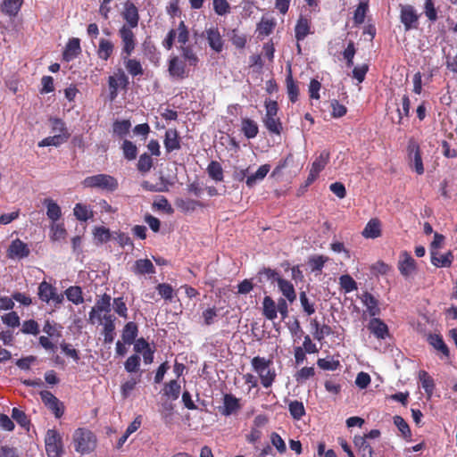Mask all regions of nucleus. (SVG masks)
<instances>
[{
  "mask_svg": "<svg viewBox=\"0 0 457 457\" xmlns=\"http://www.w3.org/2000/svg\"><path fill=\"white\" fill-rule=\"evenodd\" d=\"M64 293L67 299L72 303L79 305L84 303L83 292L80 287L71 286Z\"/></svg>",
  "mask_w": 457,
  "mask_h": 457,
  "instance_id": "obj_35",
  "label": "nucleus"
},
{
  "mask_svg": "<svg viewBox=\"0 0 457 457\" xmlns=\"http://www.w3.org/2000/svg\"><path fill=\"white\" fill-rule=\"evenodd\" d=\"M131 128V122L129 120H115L112 125L113 133L120 137H125Z\"/></svg>",
  "mask_w": 457,
  "mask_h": 457,
  "instance_id": "obj_47",
  "label": "nucleus"
},
{
  "mask_svg": "<svg viewBox=\"0 0 457 457\" xmlns=\"http://www.w3.org/2000/svg\"><path fill=\"white\" fill-rule=\"evenodd\" d=\"M394 424L397 427L402 436L407 439L411 440V431L408 423L404 420V419L399 415H395L394 417Z\"/></svg>",
  "mask_w": 457,
  "mask_h": 457,
  "instance_id": "obj_50",
  "label": "nucleus"
},
{
  "mask_svg": "<svg viewBox=\"0 0 457 457\" xmlns=\"http://www.w3.org/2000/svg\"><path fill=\"white\" fill-rule=\"evenodd\" d=\"M241 130L245 137L248 139L254 138L259 133L257 123L249 118H245L242 120Z\"/></svg>",
  "mask_w": 457,
  "mask_h": 457,
  "instance_id": "obj_29",
  "label": "nucleus"
},
{
  "mask_svg": "<svg viewBox=\"0 0 457 457\" xmlns=\"http://www.w3.org/2000/svg\"><path fill=\"white\" fill-rule=\"evenodd\" d=\"M129 84V77L122 69H118L113 75L108 77L109 100L114 101L118 95L119 89L127 90Z\"/></svg>",
  "mask_w": 457,
  "mask_h": 457,
  "instance_id": "obj_3",
  "label": "nucleus"
},
{
  "mask_svg": "<svg viewBox=\"0 0 457 457\" xmlns=\"http://www.w3.org/2000/svg\"><path fill=\"white\" fill-rule=\"evenodd\" d=\"M140 367V357L137 354L129 356L124 363L126 371L132 373L137 372Z\"/></svg>",
  "mask_w": 457,
  "mask_h": 457,
  "instance_id": "obj_63",
  "label": "nucleus"
},
{
  "mask_svg": "<svg viewBox=\"0 0 457 457\" xmlns=\"http://www.w3.org/2000/svg\"><path fill=\"white\" fill-rule=\"evenodd\" d=\"M122 18L130 28H136L138 24L139 15L136 5L131 2H126L121 12Z\"/></svg>",
  "mask_w": 457,
  "mask_h": 457,
  "instance_id": "obj_14",
  "label": "nucleus"
},
{
  "mask_svg": "<svg viewBox=\"0 0 457 457\" xmlns=\"http://www.w3.org/2000/svg\"><path fill=\"white\" fill-rule=\"evenodd\" d=\"M454 255L452 251L442 254L439 251L430 249L431 263L436 268H450L453 262Z\"/></svg>",
  "mask_w": 457,
  "mask_h": 457,
  "instance_id": "obj_11",
  "label": "nucleus"
},
{
  "mask_svg": "<svg viewBox=\"0 0 457 457\" xmlns=\"http://www.w3.org/2000/svg\"><path fill=\"white\" fill-rule=\"evenodd\" d=\"M381 221L378 218L370 219L363 228L361 235L365 238H378L381 236Z\"/></svg>",
  "mask_w": 457,
  "mask_h": 457,
  "instance_id": "obj_19",
  "label": "nucleus"
},
{
  "mask_svg": "<svg viewBox=\"0 0 457 457\" xmlns=\"http://www.w3.org/2000/svg\"><path fill=\"white\" fill-rule=\"evenodd\" d=\"M120 37L122 40V58L127 59L135 49L136 39L133 30H120Z\"/></svg>",
  "mask_w": 457,
  "mask_h": 457,
  "instance_id": "obj_16",
  "label": "nucleus"
},
{
  "mask_svg": "<svg viewBox=\"0 0 457 457\" xmlns=\"http://www.w3.org/2000/svg\"><path fill=\"white\" fill-rule=\"evenodd\" d=\"M73 213L76 219L80 221H87L93 217V212L87 209V206L80 203L76 204Z\"/></svg>",
  "mask_w": 457,
  "mask_h": 457,
  "instance_id": "obj_49",
  "label": "nucleus"
},
{
  "mask_svg": "<svg viewBox=\"0 0 457 457\" xmlns=\"http://www.w3.org/2000/svg\"><path fill=\"white\" fill-rule=\"evenodd\" d=\"M30 250L27 244L17 238L12 241L7 250V256L10 259H23L29 255Z\"/></svg>",
  "mask_w": 457,
  "mask_h": 457,
  "instance_id": "obj_10",
  "label": "nucleus"
},
{
  "mask_svg": "<svg viewBox=\"0 0 457 457\" xmlns=\"http://www.w3.org/2000/svg\"><path fill=\"white\" fill-rule=\"evenodd\" d=\"M339 285L345 293H350L357 289L356 281L348 274L342 275L339 278Z\"/></svg>",
  "mask_w": 457,
  "mask_h": 457,
  "instance_id": "obj_55",
  "label": "nucleus"
},
{
  "mask_svg": "<svg viewBox=\"0 0 457 457\" xmlns=\"http://www.w3.org/2000/svg\"><path fill=\"white\" fill-rule=\"evenodd\" d=\"M43 204L46 208V215L52 222H56L62 216L61 207L52 198H45Z\"/></svg>",
  "mask_w": 457,
  "mask_h": 457,
  "instance_id": "obj_24",
  "label": "nucleus"
},
{
  "mask_svg": "<svg viewBox=\"0 0 457 457\" xmlns=\"http://www.w3.org/2000/svg\"><path fill=\"white\" fill-rule=\"evenodd\" d=\"M81 53L80 40L77 37L71 38L63 51V59L70 62L76 58Z\"/></svg>",
  "mask_w": 457,
  "mask_h": 457,
  "instance_id": "obj_21",
  "label": "nucleus"
},
{
  "mask_svg": "<svg viewBox=\"0 0 457 457\" xmlns=\"http://www.w3.org/2000/svg\"><path fill=\"white\" fill-rule=\"evenodd\" d=\"M52 132L56 135H66L70 137V133L66 128L64 121L59 118H51L50 120Z\"/></svg>",
  "mask_w": 457,
  "mask_h": 457,
  "instance_id": "obj_53",
  "label": "nucleus"
},
{
  "mask_svg": "<svg viewBox=\"0 0 457 457\" xmlns=\"http://www.w3.org/2000/svg\"><path fill=\"white\" fill-rule=\"evenodd\" d=\"M401 20L408 29L418 20V14L412 6L405 5L401 10Z\"/></svg>",
  "mask_w": 457,
  "mask_h": 457,
  "instance_id": "obj_32",
  "label": "nucleus"
},
{
  "mask_svg": "<svg viewBox=\"0 0 457 457\" xmlns=\"http://www.w3.org/2000/svg\"><path fill=\"white\" fill-rule=\"evenodd\" d=\"M300 303L303 312L307 315H312L315 312L314 303L311 302L304 291H302L299 295Z\"/></svg>",
  "mask_w": 457,
  "mask_h": 457,
  "instance_id": "obj_62",
  "label": "nucleus"
},
{
  "mask_svg": "<svg viewBox=\"0 0 457 457\" xmlns=\"http://www.w3.org/2000/svg\"><path fill=\"white\" fill-rule=\"evenodd\" d=\"M241 409L239 399L231 394H226L223 396V408L221 414L229 416Z\"/></svg>",
  "mask_w": 457,
  "mask_h": 457,
  "instance_id": "obj_17",
  "label": "nucleus"
},
{
  "mask_svg": "<svg viewBox=\"0 0 457 457\" xmlns=\"http://www.w3.org/2000/svg\"><path fill=\"white\" fill-rule=\"evenodd\" d=\"M123 60L126 70L132 77L143 75L144 70L138 60L129 59V57Z\"/></svg>",
  "mask_w": 457,
  "mask_h": 457,
  "instance_id": "obj_39",
  "label": "nucleus"
},
{
  "mask_svg": "<svg viewBox=\"0 0 457 457\" xmlns=\"http://www.w3.org/2000/svg\"><path fill=\"white\" fill-rule=\"evenodd\" d=\"M74 449L81 455L92 453L97 444L96 436L88 428H79L72 435Z\"/></svg>",
  "mask_w": 457,
  "mask_h": 457,
  "instance_id": "obj_1",
  "label": "nucleus"
},
{
  "mask_svg": "<svg viewBox=\"0 0 457 457\" xmlns=\"http://www.w3.org/2000/svg\"><path fill=\"white\" fill-rule=\"evenodd\" d=\"M288 411L294 420H299L305 415V408L300 401L295 400L289 403Z\"/></svg>",
  "mask_w": 457,
  "mask_h": 457,
  "instance_id": "obj_43",
  "label": "nucleus"
},
{
  "mask_svg": "<svg viewBox=\"0 0 457 457\" xmlns=\"http://www.w3.org/2000/svg\"><path fill=\"white\" fill-rule=\"evenodd\" d=\"M23 0H4L1 4L2 12L8 16H15L19 12Z\"/></svg>",
  "mask_w": 457,
  "mask_h": 457,
  "instance_id": "obj_33",
  "label": "nucleus"
},
{
  "mask_svg": "<svg viewBox=\"0 0 457 457\" xmlns=\"http://www.w3.org/2000/svg\"><path fill=\"white\" fill-rule=\"evenodd\" d=\"M120 148L126 160L133 161L137 158V147L132 141L124 139Z\"/></svg>",
  "mask_w": 457,
  "mask_h": 457,
  "instance_id": "obj_40",
  "label": "nucleus"
},
{
  "mask_svg": "<svg viewBox=\"0 0 457 457\" xmlns=\"http://www.w3.org/2000/svg\"><path fill=\"white\" fill-rule=\"evenodd\" d=\"M134 272L138 275L154 274L155 268L149 259H139L135 262Z\"/></svg>",
  "mask_w": 457,
  "mask_h": 457,
  "instance_id": "obj_28",
  "label": "nucleus"
},
{
  "mask_svg": "<svg viewBox=\"0 0 457 457\" xmlns=\"http://www.w3.org/2000/svg\"><path fill=\"white\" fill-rule=\"evenodd\" d=\"M180 385L176 379L170 380L163 388L164 395L172 400H177L180 394Z\"/></svg>",
  "mask_w": 457,
  "mask_h": 457,
  "instance_id": "obj_46",
  "label": "nucleus"
},
{
  "mask_svg": "<svg viewBox=\"0 0 457 457\" xmlns=\"http://www.w3.org/2000/svg\"><path fill=\"white\" fill-rule=\"evenodd\" d=\"M330 159V153L328 150H323L315 158L312 163L309 175L305 181L306 186L312 184L319 177L320 173L325 169Z\"/></svg>",
  "mask_w": 457,
  "mask_h": 457,
  "instance_id": "obj_6",
  "label": "nucleus"
},
{
  "mask_svg": "<svg viewBox=\"0 0 457 457\" xmlns=\"http://www.w3.org/2000/svg\"><path fill=\"white\" fill-rule=\"evenodd\" d=\"M262 122L268 131L271 134L280 135L283 130V126L280 119L277 117H263Z\"/></svg>",
  "mask_w": 457,
  "mask_h": 457,
  "instance_id": "obj_31",
  "label": "nucleus"
},
{
  "mask_svg": "<svg viewBox=\"0 0 457 457\" xmlns=\"http://www.w3.org/2000/svg\"><path fill=\"white\" fill-rule=\"evenodd\" d=\"M418 378L427 395V398L430 399L436 387L434 378L426 370H420Z\"/></svg>",
  "mask_w": 457,
  "mask_h": 457,
  "instance_id": "obj_22",
  "label": "nucleus"
},
{
  "mask_svg": "<svg viewBox=\"0 0 457 457\" xmlns=\"http://www.w3.org/2000/svg\"><path fill=\"white\" fill-rule=\"evenodd\" d=\"M60 328H62L61 326H58L56 323L52 322L50 320H46L44 327L43 331L47 334L48 337H61L62 333Z\"/></svg>",
  "mask_w": 457,
  "mask_h": 457,
  "instance_id": "obj_60",
  "label": "nucleus"
},
{
  "mask_svg": "<svg viewBox=\"0 0 457 457\" xmlns=\"http://www.w3.org/2000/svg\"><path fill=\"white\" fill-rule=\"evenodd\" d=\"M12 418L22 428L29 429L30 421L23 411L18 408L12 410Z\"/></svg>",
  "mask_w": 457,
  "mask_h": 457,
  "instance_id": "obj_57",
  "label": "nucleus"
},
{
  "mask_svg": "<svg viewBox=\"0 0 457 457\" xmlns=\"http://www.w3.org/2000/svg\"><path fill=\"white\" fill-rule=\"evenodd\" d=\"M114 46L107 39H101L97 50L98 57L102 60L107 61L113 53Z\"/></svg>",
  "mask_w": 457,
  "mask_h": 457,
  "instance_id": "obj_37",
  "label": "nucleus"
},
{
  "mask_svg": "<svg viewBox=\"0 0 457 457\" xmlns=\"http://www.w3.org/2000/svg\"><path fill=\"white\" fill-rule=\"evenodd\" d=\"M314 375L315 370L313 367H303L295 373V378L298 383H303Z\"/></svg>",
  "mask_w": 457,
  "mask_h": 457,
  "instance_id": "obj_61",
  "label": "nucleus"
},
{
  "mask_svg": "<svg viewBox=\"0 0 457 457\" xmlns=\"http://www.w3.org/2000/svg\"><path fill=\"white\" fill-rule=\"evenodd\" d=\"M171 185L172 183L170 182L169 179L163 176H161L159 178V181L155 184L148 180H144L141 183V187H143V189L149 192H167L169 191V187Z\"/></svg>",
  "mask_w": 457,
  "mask_h": 457,
  "instance_id": "obj_20",
  "label": "nucleus"
},
{
  "mask_svg": "<svg viewBox=\"0 0 457 457\" xmlns=\"http://www.w3.org/2000/svg\"><path fill=\"white\" fill-rule=\"evenodd\" d=\"M40 397L44 404L54 414L56 418L59 419L63 415L64 408L62 403L50 391H41Z\"/></svg>",
  "mask_w": 457,
  "mask_h": 457,
  "instance_id": "obj_8",
  "label": "nucleus"
},
{
  "mask_svg": "<svg viewBox=\"0 0 457 457\" xmlns=\"http://www.w3.org/2000/svg\"><path fill=\"white\" fill-rule=\"evenodd\" d=\"M68 140L66 135H56L45 137L38 143L39 147L44 146H59Z\"/></svg>",
  "mask_w": 457,
  "mask_h": 457,
  "instance_id": "obj_42",
  "label": "nucleus"
},
{
  "mask_svg": "<svg viewBox=\"0 0 457 457\" xmlns=\"http://www.w3.org/2000/svg\"><path fill=\"white\" fill-rule=\"evenodd\" d=\"M139 382V379L135 378H131L130 379L124 382L120 386V393L124 399L128 398L131 392L135 389L137 384Z\"/></svg>",
  "mask_w": 457,
  "mask_h": 457,
  "instance_id": "obj_64",
  "label": "nucleus"
},
{
  "mask_svg": "<svg viewBox=\"0 0 457 457\" xmlns=\"http://www.w3.org/2000/svg\"><path fill=\"white\" fill-rule=\"evenodd\" d=\"M207 172L215 181L223 180V170L220 162L212 161L207 167Z\"/></svg>",
  "mask_w": 457,
  "mask_h": 457,
  "instance_id": "obj_48",
  "label": "nucleus"
},
{
  "mask_svg": "<svg viewBox=\"0 0 457 457\" xmlns=\"http://www.w3.org/2000/svg\"><path fill=\"white\" fill-rule=\"evenodd\" d=\"M137 334H138L137 325L133 321H129L124 326V328L122 329L121 337L125 344L132 345L135 342L136 337H137Z\"/></svg>",
  "mask_w": 457,
  "mask_h": 457,
  "instance_id": "obj_26",
  "label": "nucleus"
},
{
  "mask_svg": "<svg viewBox=\"0 0 457 457\" xmlns=\"http://www.w3.org/2000/svg\"><path fill=\"white\" fill-rule=\"evenodd\" d=\"M251 364L253 370L258 374L262 370H270V366L272 364V361L264 357L255 356L252 359Z\"/></svg>",
  "mask_w": 457,
  "mask_h": 457,
  "instance_id": "obj_44",
  "label": "nucleus"
},
{
  "mask_svg": "<svg viewBox=\"0 0 457 457\" xmlns=\"http://www.w3.org/2000/svg\"><path fill=\"white\" fill-rule=\"evenodd\" d=\"M93 234H94L95 240L98 244H104V243L108 242L112 237L110 229L104 226L96 227Z\"/></svg>",
  "mask_w": 457,
  "mask_h": 457,
  "instance_id": "obj_54",
  "label": "nucleus"
},
{
  "mask_svg": "<svg viewBox=\"0 0 457 457\" xmlns=\"http://www.w3.org/2000/svg\"><path fill=\"white\" fill-rule=\"evenodd\" d=\"M270 169L269 164H263L259 167L255 173L248 175L245 184L248 187H253L258 182L264 179Z\"/></svg>",
  "mask_w": 457,
  "mask_h": 457,
  "instance_id": "obj_25",
  "label": "nucleus"
},
{
  "mask_svg": "<svg viewBox=\"0 0 457 457\" xmlns=\"http://www.w3.org/2000/svg\"><path fill=\"white\" fill-rule=\"evenodd\" d=\"M153 166L154 160L149 154L144 153L139 156L137 163V169L140 173L145 174L149 172Z\"/></svg>",
  "mask_w": 457,
  "mask_h": 457,
  "instance_id": "obj_38",
  "label": "nucleus"
},
{
  "mask_svg": "<svg viewBox=\"0 0 457 457\" xmlns=\"http://www.w3.org/2000/svg\"><path fill=\"white\" fill-rule=\"evenodd\" d=\"M207 32L210 46L218 53L221 52L223 48V40L219 30H207Z\"/></svg>",
  "mask_w": 457,
  "mask_h": 457,
  "instance_id": "obj_41",
  "label": "nucleus"
},
{
  "mask_svg": "<svg viewBox=\"0 0 457 457\" xmlns=\"http://www.w3.org/2000/svg\"><path fill=\"white\" fill-rule=\"evenodd\" d=\"M411 101L407 95H404L402 98V109L398 108V120L397 124H401L403 117L410 115Z\"/></svg>",
  "mask_w": 457,
  "mask_h": 457,
  "instance_id": "obj_59",
  "label": "nucleus"
},
{
  "mask_svg": "<svg viewBox=\"0 0 457 457\" xmlns=\"http://www.w3.org/2000/svg\"><path fill=\"white\" fill-rule=\"evenodd\" d=\"M408 161L411 169L419 175L424 173V165L421 157L420 145L413 138H411L407 145Z\"/></svg>",
  "mask_w": 457,
  "mask_h": 457,
  "instance_id": "obj_5",
  "label": "nucleus"
},
{
  "mask_svg": "<svg viewBox=\"0 0 457 457\" xmlns=\"http://www.w3.org/2000/svg\"><path fill=\"white\" fill-rule=\"evenodd\" d=\"M361 300L366 306L367 312L370 317L375 318L380 314L381 311L378 306V301L373 295L369 292H364L361 296Z\"/></svg>",
  "mask_w": 457,
  "mask_h": 457,
  "instance_id": "obj_18",
  "label": "nucleus"
},
{
  "mask_svg": "<svg viewBox=\"0 0 457 457\" xmlns=\"http://www.w3.org/2000/svg\"><path fill=\"white\" fill-rule=\"evenodd\" d=\"M112 308L114 312L121 318H128V308L123 297H116L113 299Z\"/></svg>",
  "mask_w": 457,
  "mask_h": 457,
  "instance_id": "obj_58",
  "label": "nucleus"
},
{
  "mask_svg": "<svg viewBox=\"0 0 457 457\" xmlns=\"http://www.w3.org/2000/svg\"><path fill=\"white\" fill-rule=\"evenodd\" d=\"M328 261V256L324 255H313L309 258V266L312 271L320 272L325 265V263Z\"/></svg>",
  "mask_w": 457,
  "mask_h": 457,
  "instance_id": "obj_51",
  "label": "nucleus"
},
{
  "mask_svg": "<svg viewBox=\"0 0 457 457\" xmlns=\"http://www.w3.org/2000/svg\"><path fill=\"white\" fill-rule=\"evenodd\" d=\"M176 205L185 212H194L197 207L203 208L205 206L202 202L193 199H178Z\"/></svg>",
  "mask_w": 457,
  "mask_h": 457,
  "instance_id": "obj_36",
  "label": "nucleus"
},
{
  "mask_svg": "<svg viewBox=\"0 0 457 457\" xmlns=\"http://www.w3.org/2000/svg\"><path fill=\"white\" fill-rule=\"evenodd\" d=\"M429 345L435 349L441 352L445 357L450 355V351L446 344L445 343L443 337L438 334H430L428 337Z\"/></svg>",
  "mask_w": 457,
  "mask_h": 457,
  "instance_id": "obj_30",
  "label": "nucleus"
},
{
  "mask_svg": "<svg viewBox=\"0 0 457 457\" xmlns=\"http://www.w3.org/2000/svg\"><path fill=\"white\" fill-rule=\"evenodd\" d=\"M258 375L261 379L262 386L265 388H269L271 386L277 376L276 371L273 369L262 370L261 373H258Z\"/></svg>",
  "mask_w": 457,
  "mask_h": 457,
  "instance_id": "obj_56",
  "label": "nucleus"
},
{
  "mask_svg": "<svg viewBox=\"0 0 457 457\" xmlns=\"http://www.w3.org/2000/svg\"><path fill=\"white\" fill-rule=\"evenodd\" d=\"M367 328L378 340H385L390 337L388 326L379 318H371Z\"/></svg>",
  "mask_w": 457,
  "mask_h": 457,
  "instance_id": "obj_9",
  "label": "nucleus"
},
{
  "mask_svg": "<svg viewBox=\"0 0 457 457\" xmlns=\"http://www.w3.org/2000/svg\"><path fill=\"white\" fill-rule=\"evenodd\" d=\"M168 71L172 78L183 79L187 77L185 62L177 56L170 60Z\"/></svg>",
  "mask_w": 457,
  "mask_h": 457,
  "instance_id": "obj_15",
  "label": "nucleus"
},
{
  "mask_svg": "<svg viewBox=\"0 0 457 457\" xmlns=\"http://www.w3.org/2000/svg\"><path fill=\"white\" fill-rule=\"evenodd\" d=\"M82 185L85 187L97 188L107 192H114L119 187L117 179L104 173L87 177L82 181Z\"/></svg>",
  "mask_w": 457,
  "mask_h": 457,
  "instance_id": "obj_2",
  "label": "nucleus"
},
{
  "mask_svg": "<svg viewBox=\"0 0 457 457\" xmlns=\"http://www.w3.org/2000/svg\"><path fill=\"white\" fill-rule=\"evenodd\" d=\"M66 236L67 231L63 223L52 222L50 226V237L53 241L64 239Z\"/></svg>",
  "mask_w": 457,
  "mask_h": 457,
  "instance_id": "obj_45",
  "label": "nucleus"
},
{
  "mask_svg": "<svg viewBox=\"0 0 457 457\" xmlns=\"http://www.w3.org/2000/svg\"><path fill=\"white\" fill-rule=\"evenodd\" d=\"M278 287L282 295L289 303H294L296 300V293L294 285L285 278H278Z\"/></svg>",
  "mask_w": 457,
  "mask_h": 457,
  "instance_id": "obj_23",
  "label": "nucleus"
},
{
  "mask_svg": "<svg viewBox=\"0 0 457 457\" xmlns=\"http://www.w3.org/2000/svg\"><path fill=\"white\" fill-rule=\"evenodd\" d=\"M398 270L404 278H408L417 270L416 261L407 252H403L398 262Z\"/></svg>",
  "mask_w": 457,
  "mask_h": 457,
  "instance_id": "obj_12",
  "label": "nucleus"
},
{
  "mask_svg": "<svg viewBox=\"0 0 457 457\" xmlns=\"http://www.w3.org/2000/svg\"><path fill=\"white\" fill-rule=\"evenodd\" d=\"M45 447L48 457H62L63 454L62 438L55 429H48L45 437Z\"/></svg>",
  "mask_w": 457,
  "mask_h": 457,
  "instance_id": "obj_4",
  "label": "nucleus"
},
{
  "mask_svg": "<svg viewBox=\"0 0 457 457\" xmlns=\"http://www.w3.org/2000/svg\"><path fill=\"white\" fill-rule=\"evenodd\" d=\"M38 298L46 303L53 301L54 304H61L63 302V295L58 294L56 287L46 281H42L38 286Z\"/></svg>",
  "mask_w": 457,
  "mask_h": 457,
  "instance_id": "obj_7",
  "label": "nucleus"
},
{
  "mask_svg": "<svg viewBox=\"0 0 457 457\" xmlns=\"http://www.w3.org/2000/svg\"><path fill=\"white\" fill-rule=\"evenodd\" d=\"M286 86L289 100L292 103H295L298 100L299 96V87L292 76V71L290 68L288 71V74L286 77Z\"/></svg>",
  "mask_w": 457,
  "mask_h": 457,
  "instance_id": "obj_27",
  "label": "nucleus"
},
{
  "mask_svg": "<svg viewBox=\"0 0 457 457\" xmlns=\"http://www.w3.org/2000/svg\"><path fill=\"white\" fill-rule=\"evenodd\" d=\"M111 295L107 294L102 295L96 299L95 307L100 313L101 312H111Z\"/></svg>",
  "mask_w": 457,
  "mask_h": 457,
  "instance_id": "obj_52",
  "label": "nucleus"
},
{
  "mask_svg": "<svg viewBox=\"0 0 457 457\" xmlns=\"http://www.w3.org/2000/svg\"><path fill=\"white\" fill-rule=\"evenodd\" d=\"M163 145L167 154L181 148V140L176 129H169L165 131Z\"/></svg>",
  "mask_w": 457,
  "mask_h": 457,
  "instance_id": "obj_13",
  "label": "nucleus"
},
{
  "mask_svg": "<svg viewBox=\"0 0 457 457\" xmlns=\"http://www.w3.org/2000/svg\"><path fill=\"white\" fill-rule=\"evenodd\" d=\"M262 313L270 320L277 318V305L270 296L267 295L263 298Z\"/></svg>",
  "mask_w": 457,
  "mask_h": 457,
  "instance_id": "obj_34",
  "label": "nucleus"
}]
</instances>
